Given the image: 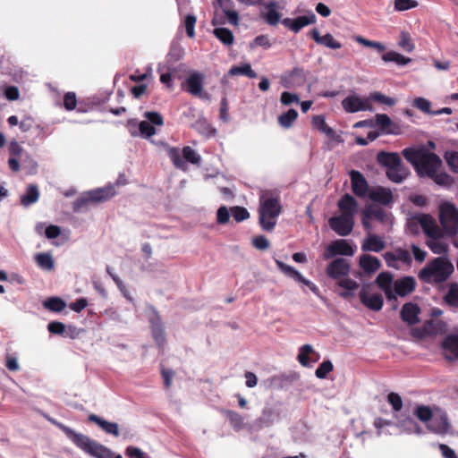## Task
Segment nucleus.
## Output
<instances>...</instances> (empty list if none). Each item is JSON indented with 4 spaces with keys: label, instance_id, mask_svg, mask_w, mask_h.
<instances>
[{
    "label": "nucleus",
    "instance_id": "obj_1",
    "mask_svg": "<svg viewBox=\"0 0 458 458\" xmlns=\"http://www.w3.org/2000/svg\"><path fill=\"white\" fill-rule=\"evenodd\" d=\"M403 155L414 166L420 176L431 178L439 185L452 184L453 179L449 174L438 173L442 166V160L437 154L423 148H407L403 150Z\"/></svg>",
    "mask_w": 458,
    "mask_h": 458
},
{
    "label": "nucleus",
    "instance_id": "obj_2",
    "mask_svg": "<svg viewBox=\"0 0 458 458\" xmlns=\"http://www.w3.org/2000/svg\"><path fill=\"white\" fill-rule=\"evenodd\" d=\"M79 448L95 458H123L121 454H114L109 448L90 439L89 437L75 432L71 428L54 422Z\"/></svg>",
    "mask_w": 458,
    "mask_h": 458
},
{
    "label": "nucleus",
    "instance_id": "obj_3",
    "mask_svg": "<svg viewBox=\"0 0 458 458\" xmlns=\"http://www.w3.org/2000/svg\"><path fill=\"white\" fill-rule=\"evenodd\" d=\"M282 206L277 194L271 191H264L259 197V220L263 230L271 232L281 214Z\"/></svg>",
    "mask_w": 458,
    "mask_h": 458
},
{
    "label": "nucleus",
    "instance_id": "obj_4",
    "mask_svg": "<svg viewBox=\"0 0 458 458\" xmlns=\"http://www.w3.org/2000/svg\"><path fill=\"white\" fill-rule=\"evenodd\" d=\"M454 272L453 264L445 257L430 260L418 275L419 279L426 284H438L445 282Z\"/></svg>",
    "mask_w": 458,
    "mask_h": 458
},
{
    "label": "nucleus",
    "instance_id": "obj_5",
    "mask_svg": "<svg viewBox=\"0 0 458 458\" xmlns=\"http://www.w3.org/2000/svg\"><path fill=\"white\" fill-rule=\"evenodd\" d=\"M377 158L381 165L386 167V176L393 182L400 183L408 176V169L397 153L381 151Z\"/></svg>",
    "mask_w": 458,
    "mask_h": 458
},
{
    "label": "nucleus",
    "instance_id": "obj_6",
    "mask_svg": "<svg viewBox=\"0 0 458 458\" xmlns=\"http://www.w3.org/2000/svg\"><path fill=\"white\" fill-rule=\"evenodd\" d=\"M439 220L443 232L454 236L458 233V209L450 202H443L439 206Z\"/></svg>",
    "mask_w": 458,
    "mask_h": 458
},
{
    "label": "nucleus",
    "instance_id": "obj_7",
    "mask_svg": "<svg viewBox=\"0 0 458 458\" xmlns=\"http://www.w3.org/2000/svg\"><path fill=\"white\" fill-rule=\"evenodd\" d=\"M115 195V190L113 185H108L103 188H98L90 191L87 197H81L73 203L74 211H79L82 207L89 202H103Z\"/></svg>",
    "mask_w": 458,
    "mask_h": 458
},
{
    "label": "nucleus",
    "instance_id": "obj_8",
    "mask_svg": "<svg viewBox=\"0 0 458 458\" xmlns=\"http://www.w3.org/2000/svg\"><path fill=\"white\" fill-rule=\"evenodd\" d=\"M330 228L340 236L349 235L354 227V218L344 215L332 216L328 220Z\"/></svg>",
    "mask_w": 458,
    "mask_h": 458
},
{
    "label": "nucleus",
    "instance_id": "obj_9",
    "mask_svg": "<svg viewBox=\"0 0 458 458\" xmlns=\"http://www.w3.org/2000/svg\"><path fill=\"white\" fill-rule=\"evenodd\" d=\"M352 256L354 250L346 240H336L331 242L323 254L325 259H329L335 255Z\"/></svg>",
    "mask_w": 458,
    "mask_h": 458
},
{
    "label": "nucleus",
    "instance_id": "obj_10",
    "mask_svg": "<svg viewBox=\"0 0 458 458\" xmlns=\"http://www.w3.org/2000/svg\"><path fill=\"white\" fill-rule=\"evenodd\" d=\"M369 286L364 285L360 291V300L361 303L366 306L368 309L378 311L382 309L384 300L383 296L380 293H373L369 294Z\"/></svg>",
    "mask_w": 458,
    "mask_h": 458
},
{
    "label": "nucleus",
    "instance_id": "obj_11",
    "mask_svg": "<svg viewBox=\"0 0 458 458\" xmlns=\"http://www.w3.org/2000/svg\"><path fill=\"white\" fill-rule=\"evenodd\" d=\"M204 78V74L193 72L186 80L187 89L192 96L209 99V95L202 92Z\"/></svg>",
    "mask_w": 458,
    "mask_h": 458
},
{
    "label": "nucleus",
    "instance_id": "obj_12",
    "mask_svg": "<svg viewBox=\"0 0 458 458\" xmlns=\"http://www.w3.org/2000/svg\"><path fill=\"white\" fill-rule=\"evenodd\" d=\"M421 226L428 238L438 235L443 230L437 225L436 220L428 214L416 215L413 217Z\"/></svg>",
    "mask_w": 458,
    "mask_h": 458
},
{
    "label": "nucleus",
    "instance_id": "obj_13",
    "mask_svg": "<svg viewBox=\"0 0 458 458\" xmlns=\"http://www.w3.org/2000/svg\"><path fill=\"white\" fill-rule=\"evenodd\" d=\"M315 22L316 15L313 13H310L308 15L298 16L293 20L290 18H284L282 21V24L294 33H298L302 28Z\"/></svg>",
    "mask_w": 458,
    "mask_h": 458
},
{
    "label": "nucleus",
    "instance_id": "obj_14",
    "mask_svg": "<svg viewBox=\"0 0 458 458\" xmlns=\"http://www.w3.org/2000/svg\"><path fill=\"white\" fill-rule=\"evenodd\" d=\"M350 263L343 258L333 260L327 267V275L334 279H340L349 274Z\"/></svg>",
    "mask_w": 458,
    "mask_h": 458
},
{
    "label": "nucleus",
    "instance_id": "obj_15",
    "mask_svg": "<svg viewBox=\"0 0 458 458\" xmlns=\"http://www.w3.org/2000/svg\"><path fill=\"white\" fill-rule=\"evenodd\" d=\"M344 109L348 113L358 111H372L373 108L368 100H363L358 96H349L342 101Z\"/></svg>",
    "mask_w": 458,
    "mask_h": 458
},
{
    "label": "nucleus",
    "instance_id": "obj_16",
    "mask_svg": "<svg viewBox=\"0 0 458 458\" xmlns=\"http://www.w3.org/2000/svg\"><path fill=\"white\" fill-rule=\"evenodd\" d=\"M352 189L355 195L364 197L369 191V184L363 174L356 170L350 173Z\"/></svg>",
    "mask_w": 458,
    "mask_h": 458
},
{
    "label": "nucleus",
    "instance_id": "obj_17",
    "mask_svg": "<svg viewBox=\"0 0 458 458\" xmlns=\"http://www.w3.org/2000/svg\"><path fill=\"white\" fill-rule=\"evenodd\" d=\"M337 206L342 211V215L353 218L359 208L357 200L349 193H345L338 200Z\"/></svg>",
    "mask_w": 458,
    "mask_h": 458
},
{
    "label": "nucleus",
    "instance_id": "obj_18",
    "mask_svg": "<svg viewBox=\"0 0 458 458\" xmlns=\"http://www.w3.org/2000/svg\"><path fill=\"white\" fill-rule=\"evenodd\" d=\"M386 242L377 234L369 233L363 240L361 250L364 252H380L386 248Z\"/></svg>",
    "mask_w": 458,
    "mask_h": 458
},
{
    "label": "nucleus",
    "instance_id": "obj_19",
    "mask_svg": "<svg viewBox=\"0 0 458 458\" xmlns=\"http://www.w3.org/2000/svg\"><path fill=\"white\" fill-rule=\"evenodd\" d=\"M416 280L412 276H404L397 279L394 283L395 294L404 297L411 293L416 288Z\"/></svg>",
    "mask_w": 458,
    "mask_h": 458
},
{
    "label": "nucleus",
    "instance_id": "obj_20",
    "mask_svg": "<svg viewBox=\"0 0 458 458\" xmlns=\"http://www.w3.org/2000/svg\"><path fill=\"white\" fill-rule=\"evenodd\" d=\"M442 347L446 360H458V335H447L443 341Z\"/></svg>",
    "mask_w": 458,
    "mask_h": 458
},
{
    "label": "nucleus",
    "instance_id": "obj_21",
    "mask_svg": "<svg viewBox=\"0 0 458 458\" xmlns=\"http://www.w3.org/2000/svg\"><path fill=\"white\" fill-rule=\"evenodd\" d=\"M445 233L442 232L438 235L431 236L427 240V245L435 254L444 255L448 250V244L445 240Z\"/></svg>",
    "mask_w": 458,
    "mask_h": 458
},
{
    "label": "nucleus",
    "instance_id": "obj_22",
    "mask_svg": "<svg viewBox=\"0 0 458 458\" xmlns=\"http://www.w3.org/2000/svg\"><path fill=\"white\" fill-rule=\"evenodd\" d=\"M420 310L417 304L407 302L402 308L401 318L407 324L414 325L420 321Z\"/></svg>",
    "mask_w": 458,
    "mask_h": 458
},
{
    "label": "nucleus",
    "instance_id": "obj_23",
    "mask_svg": "<svg viewBox=\"0 0 458 458\" xmlns=\"http://www.w3.org/2000/svg\"><path fill=\"white\" fill-rule=\"evenodd\" d=\"M310 36L314 41L319 45H323L330 49H339L342 47V44L335 39L330 33H327L324 36H320L319 31L317 29H313L310 31Z\"/></svg>",
    "mask_w": 458,
    "mask_h": 458
},
{
    "label": "nucleus",
    "instance_id": "obj_24",
    "mask_svg": "<svg viewBox=\"0 0 458 458\" xmlns=\"http://www.w3.org/2000/svg\"><path fill=\"white\" fill-rule=\"evenodd\" d=\"M216 2L222 9L223 13L226 16L228 22L232 25L238 26L239 14L238 12L233 9V2L232 0H216Z\"/></svg>",
    "mask_w": 458,
    "mask_h": 458
},
{
    "label": "nucleus",
    "instance_id": "obj_25",
    "mask_svg": "<svg viewBox=\"0 0 458 458\" xmlns=\"http://www.w3.org/2000/svg\"><path fill=\"white\" fill-rule=\"evenodd\" d=\"M359 266L364 273L373 274L380 268L381 262L377 257L369 254H363L360 257Z\"/></svg>",
    "mask_w": 458,
    "mask_h": 458
},
{
    "label": "nucleus",
    "instance_id": "obj_26",
    "mask_svg": "<svg viewBox=\"0 0 458 458\" xmlns=\"http://www.w3.org/2000/svg\"><path fill=\"white\" fill-rule=\"evenodd\" d=\"M369 197L373 201L379 202L383 205L389 204L393 199V194L391 191L383 187L371 189L369 191Z\"/></svg>",
    "mask_w": 458,
    "mask_h": 458
},
{
    "label": "nucleus",
    "instance_id": "obj_27",
    "mask_svg": "<svg viewBox=\"0 0 458 458\" xmlns=\"http://www.w3.org/2000/svg\"><path fill=\"white\" fill-rule=\"evenodd\" d=\"M89 420L98 424L106 433L112 434L114 437L119 436V428H118L117 423L109 422L104 419H101L100 417L97 416L96 414H90L89 416Z\"/></svg>",
    "mask_w": 458,
    "mask_h": 458
},
{
    "label": "nucleus",
    "instance_id": "obj_28",
    "mask_svg": "<svg viewBox=\"0 0 458 458\" xmlns=\"http://www.w3.org/2000/svg\"><path fill=\"white\" fill-rule=\"evenodd\" d=\"M275 418V411L271 408H266L263 410L260 417L257 419L252 424V428L259 430L265 427L272 425Z\"/></svg>",
    "mask_w": 458,
    "mask_h": 458
},
{
    "label": "nucleus",
    "instance_id": "obj_29",
    "mask_svg": "<svg viewBox=\"0 0 458 458\" xmlns=\"http://www.w3.org/2000/svg\"><path fill=\"white\" fill-rule=\"evenodd\" d=\"M376 121H374L375 126H379L384 133L395 134L397 131L394 130V124L391 121L388 115L385 114H377Z\"/></svg>",
    "mask_w": 458,
    "mask_h": 458
},
{
    "label": "nucleus",
    "instance_id": "obj_30",
    "mask_svg": "<svg viewBox=\"0 0 458 458\" xmlns=\"http://www.w3.org/2000/svg\"><path fill=\"white\" fill-rule=\"evenodd\" d=\"M265 7L267 9L265 14L266 21L272 26L276 25L281 18V14L276 11L278 4L276 1H270L265 4Z\"/></svg>",
    "mask_w": 458,
    "mask_h": 458
},
{
    "label": "nucleus",
    "instance_id": "obj_31",
    "mask_svg": "<svg viewBox=\"0 0 458 458\" xmlns=\"http://www.w3.org/2000/svg\"><path fill=\"white\" fill-rule=\"evenodd\" d=\"M428 429L437 433V434H445L448 432L450 428V423L448 421V418L446 413H442L439 419H435L432 425L428 426Z\"/></svg>",
    "mask_w": 458,
    "mask_h": 458
},
{
    "label": "nucleus",
    "instance_id": "obj_32",
    "mask_svg": "<svg viewBox=\"0 0 458 458\" xmlns=\"http://www.w3.org/2000/svg\"><path fill=\"white\" fill-rule=\"evenodd\" d=\"M338 280V285L344 289V292L339 293L343 298L352 296L353 292L359 287V284L351 278H340Z\"/></svg>",
    "mask_w": 458,
    "mask_h": 458
},
{
    "label": "nucleus",
    "instance_id": "obj_33",
    "mask_svg": "<svg viewBox=\"0 0 458 458\" xmlns=\"http://www.w3.org/2000/svg\"><path fill=\"white\" fill-rule=\"evenodd\" d=\"M445 302L454 308H458V284L452 283L444 296Z\"/></svg>",
    "mask_w": 458,
    "mask_h": 458
},
{
    "label": "nucleus",
    "instance_id": "obj_34",
    "mask_svg": "<svg viewBox=\"0 0 458 458\" xmlns=\"http://www.w3.org/2000/svg\"><path fill=\"white\" fill-rule=\"evenodd\" d=\"M382 60L386 63L394 62L398 65H406L408 64L411 60L409 57H406L397 52L394 51H389L385 53L382 55Z\"/></svg>",
    "mask_w": 458,
    "mask_h": 458
},
{
    "label": "nucleus",
    "instance_id": "obj_35",
    "mask_svg": "<svg viewBox=\"0 0 458 458\" xmlns=\"http://www.w3.org/2000/svg\"><path fill=\"white\" fill-rule=\"evenodd\" d=\"M38 197L39 192L38 187L34 184H30L27 189L26 194L21 197V202L23 206L27 207L35 203L38 199Z\"/></svg>",
    "mask_w": 458,
    "mask_h": 458
},
{
    "label": "nucleus",
    "instance_id": "obj_36",
    "mask_svg": "<svg viewBox=\"0 0 458 458\" xmlns=\"http://www.w3.org/2000/svg\"><path fill=\"white\" fill-rule=\"evenodd\" d=\"M298 117V113L295 109H289L286 113L278 116V123L285 129L292 127L293 123Z\"/></svg>",
    "mask_w": 458,
    "mask_h": 458
},
{
    "label": "nucleus",
    "instance_id": "obj_37",
    "mask_svg": "<svg viewBox=\"0 0 458 458\" xmlns=\"http://www.w3.org/2000/svg\"><path fill=\"white\" fill-rule=\"evenodd\" d=\"M229 75L236 76V75H245L249 78H256L257 73L252 70L250 64H244L241 66H233L229 72Z\"/></svg>",
    "mask_w": 458,
    "mask_h": 458
},
{
    "label": "nucleus",
    "instance_id": "obj_38",
    "mask_svg": "<svg viewBox=\"0 0 458 458\" xmlns=\"http://www.w3.org/2000/svg\"><path fill=\"white\" fill-rule=\"evenodd\" d=\"M214 35L225 45L231 46L233 43L234 37L233 32L227 28H216Z\"/></svg>",
    "mask_w": 458,
    "mask_h": 458
},
{
    "label": "nucleus",
    "instance_id": "obj_39",
    "mask_svg": "<svg viewBox=\"0 0 458 458\" xmlns=\"http://www.w3.org/2000/svg\"><path fill=\"white\" fill-rule=\"evenodd\" d=\"M35 259L42 269L50 271L54 268V259L50 253H38L35 256Z\"/></svg>",
    "mask_w": 458,
    "mask_h": 458
},
{
    "label": "nucleus",
    "instance_id": "obj_40",
    "mask_svg": "<svg viewBox=\"0 0 458 458\" xmlns=\"http://www.w3.org/2000/svg\"><path fill=\"white\" fill-rule=\"evenodd\" d=\"M193 128L200 134H203L207 137L215 136L216 134V129L212 128L207 120L202 118H199L196 121V123L193 124Z\"/></svg>",
    "mask_w": 458,
    "mask_h": 458
},
{
    "label": "nucleus",
    "instance_id": "obj_41",
    "mask_svg": "<svg viewBox=\"0 0 458 458\" xmlns=\"http://www.w3.org/2000/svg\"><path fill=\"white\" fill-rule=\"evenodd\" d=\"M151 331L157 344L159 347H163L165 344V335L161 323L159 321H152Z\"/></svg>",
    "mask_w": 458,
    "mask_h": 458
},
{
    "label": "nucleus",
    "instance_id": "obj_42",
    "mask_svg": "<svg viewBox=\"0 0 458 458\" xmlns=\"http://www.w3.org/2000/svg\"><path fill=\"white\" fill-rule=\"evenodd\" d=\"M276 266L278 267V268L287 276L293 278L296 282L298 280H302L301 274L299 271H297L294 267H293L280 260H276Z\"/></svg>",
    "mask_w": 458,
    "mask_h": 458
},
{
    "label": "nucleus",
    "instance_id": "obj_43",
    "mask_svg": "<svg viewBox=\"0 0 458 458\" xmlns=\"http://www.w3.org/2000/svg\"><path fill=\"white\" fill-rule=\"evenodd\" d=\"M276 266L278 267V268L287 276L293 278L296 282L298 280H302L301 274L299 271H297L294 267H293L280 260H276Z\"/></svg>",
    "mask_w": 458,
    "mask_h": 458
},
{
    "label": "nucleus",
    "instance_id": "obj_44",
    "mask_svg": "<svg viewBox=\"0 0 458 458\" xmlns=\"http://www.w3.org/2000/svg\"><path fill=\"white\" fill-rule=\"evenodd\" d=\"M43 306L55 312H61L66 306V303L58 297H51L43 302Z\"/></svg>",
    "mask_w": 458,
    "mask_h": 458
},
{
    "label": "nucleus",
    "instance_id": "obj_45",
    "mask_svg": "<svg viewBox=\"0 0 458 458\" xmlns=\"http://www.w3.org/2000/svg\"><path fill=\"white\" fill-rule=\"evenodd\" d=\"M413 413L418 420L424 423L428 422L433 418V411L430 407L422 404L418 405Z\"/></svg>",
    "mask_w": 458,
    "mask_h": 458
},
{
    "label": "nucleus",
    "instance_id": "obj_46",
    "mask_svg": "<svg viewBox=\"0 0 458 458\" xmlns=\"http://www.w3.org/2000/svg\"><path fill=\"white\" fill-rule=\"evenodd\" d=\"M291 83L294 86H301L306 81L307 74L302 68H293L290 75Z\"/></svg>",
    "mask_w": 458,
    "mask_h": 458
},
{
    "label": "nucleus",
    "instance_id": "obj_47",
    "mask_svg": "<svg viewBox=\"0 0 458 458\" xmlns=\"http://www.w3.org/2000/svg\"><path fill=\"white\" fill-rule=\"evenodd\" d=\"M375 282L382 291L390 289L392 288L393 276L389 272H381Z\"/></svg>",
    "mask_w": 458,
    "mask_h": 458
},
{
    "label": "nucleus",
    "instance_id": "obj_48",
    "mask_svg": "<svg viewBox=\"0 0 458 458\" xmlns=\"http://www.w3.org/2000/svg\"><path fill=\"white\" fill-rule=\"evenodd\" d=\"M225 414L229 420L231 426L235 430H241L243 428V418L239 413L233 411L226 410Z\"/></svg>",
    "mask_w": 458,
    "mask_h": 458
},
{
    "label": "nucleus",
    "instance_id": "obj_49",
    "mask_svg": "<svg viewBox=\"0 0 458 458\" xmlns=\"http://www.w3.org/2000/svg\"><path fill=\"white\" fill-rule=\"evenodd\" d=\"M231 214L236 222H242L250 217L248 210L239 206L231 208Z\"/></svg>",
    "mask_w": 458,
    "mask_h": 458
},
{
    "label": "nucleus",
    "instance_id": "obj_50",
    "mask_svg": "<svg viewBox=\"0 0 458 458\" xmlns=\"http://www.w3.org/2000/svg\"><path fill=\"white\" fill-rule=\"evenodd\" d=\"M183 157L190 163L199 165L200 163V157L191 147H184L182 148Z\"/></svg>",
    "mask_w": 458,
    "mask_h": 458
},
{
    "label": "nucleus",
    "instance_id": "obj_51",
    "mask_svg": "<svg viewBox=\"0 0 458 458\" xmlns=\"http://www.w3.org/2000/svg\"><path fill=\"white\" fill-rule=\"evenodd\" d=\"M369 99L386 105L388 106H392L395 104L394 98L387 97L380 92H374L370 94Z\"/></svg>",
    "mask_w": 458,
    "mask_h": 458
},
{
    "label": "nucleus",
    "instance_id": "obj_52",
    "mask_svg": "<svg viewBox=\"0 0 458 458\" xmlns=\"http://www.w3.org/2000/svg\"><path fill=\"white\" fill-rule=\"evenodd\" d=\"M387 402L392 406L394 411H400L403 408V400L397 393H389Z\"/></svg>",
    "mask_w": 458,
    "mask_h": 458
},
{
    "label": "nucleus",
    "instance_id": "obj_53",
    "mask_svg": "<svg viewBox=\"0 0 458 458\" xmlns=\"http://www.w3.org/2000/svg\"><path fill=\"white\" fill-rule=\"evenodd\" d=\"M333 370V364L330 360H325L315 371V375L318 378H325L327 375Z\"/></svg>",
    "mask_w": 458,
    "mask_h": 458
},
{
    "label": "nucleus",
    "instance_id": "obj_54",
    "mask_svg": "<svg viewBox=\"0 0 458 458\" xmlns=\"http://www.w3.org/2000/svg\"><path fill=\"white\" fill-rule=\"evenodd\" d=\"M313 352V348L310 344H304L301 347L298 354V360L302 366L309 364L308 355Z\"/></svg>",
    "mask_w": 458,
    "mask_h": 458
},
{
    "label": "nucleus",
    "instance_id": "obj_55",
    "mask_svg": "<svg viewBox=\"0 0 458 458\" xmlns=\"http://www.w3.org/2000/svg\"><path fill=\"white\" fill-rule=\"evenodd\" d=\"M400 47L406 52H412L414 50V44L412 43L409 33L403 31L401 33V40L399 42Z\"/></svg>",
    "mask_w": 458,
    "mask_h": 458
},
{
    "label": "nucleus",
    "instance_id": "obj_56",
    "mask_svg": "<svg viewBox=\"0 0 458 458\" xmlns=\"http://www.w3.org/2000/svg\"><path fill=\"white\" fill-rule=\"evenodd\" d=\"M168 157L174 163V165L178 168H182L184 166V162L181 157V154L176 148H170L167 151Z\"/></svg>",
    "mask_w": 458,
    "mask_h": 458
},
{
    "label": "nucleus",
    "instance_id": "obj_57",
    "mask_svg": "<svg viewBox=\"0 0 458 458\" xmlns=\"http://www.w3.org/2000/svg\"><path fill=\"white\" fill-rule=\"evenodd\" d=\"M196 21H197V18L193 14H188L185 17V21H184L185 30H186L187 36L189 38H193L195 36L194 28H195Z\"/></svg>",
    "mask_w": 458,
    "mask_h": 458
},
{
    "label": "nucleus",
    "instance_id": "obj_58",
    "mask_svg": "<svg viewBox=\"0 0 458 458\" xmlns=\"http://www.w3.org/2000/svg\"><path fill=\"white\" fill-rule=\"evenodd\" d=\"M418 5V3L414 0H395L394 9L399 12L410 10Z\"/></svg>",
    "mask_w": 458,
    "mask_h": 458
},
{
    "label": "nucleus",
    "instance_id": "obj_59",
    "mask_svg": "<svg viewBox=\"0 0 458 458\" xmlns=\"http://www.w3.org/2000/svg\"><path fill=\"white\" fill-rule=\"evenodd\" d=\"M414 106L420 109V111L432 114L433 111H431V103L424 98H417L414 99Z\"/></svg>",
    "mask_w": 458,
    "mask_h": 458
},
{
    "label": "nucleus",
    "instance_id": "obj_60",
    "mask_svg": "<svg viewBox=\"0 0 458 458\" xmlns=\"http://www.w3.org/2000/svg\"><path fill=\"white\" fill-rule=\"evenodd\" d=\"M445 158L448 165L452 168V170L458 173V152H445Z\"/></svg>",
    "mask_w": 458,
    "mask_h": 458
},
{
    "label": "nucleus",
    "instance_id": "obj_61",
    "mask_svg": "<svg viewBox=\"0 0 458 458\" xmlns=\"http://www.w3.org/2000/svg\"><path fill=\"white\" fill-rule=\"evenodd\" d=\"M139 130L142 136L149 138L156 134V129L147 121H141L139 124Z\"/></svg>",
    "mask_w": 458,
    "mask_h": 458
},
{
    "label": "nucleus",
    "instance_id": "obj_62",
    "mask_svg": "<svg viewBox=\"0 0 458 458\" xmlns=\"http://www.w3.org/2000/svg\"><path fill=\"white\" fill-rule=\"evenodd\" d=\"M393 252L395 255L397 261H401L406 265H410L411 263V257L408 250L398 248Z\"/></svg>",
    "mask_w": 458,
    "mask_h": 458
},
{
    "label": "nucleus",
    "instance_id": "obj_63",
    "mask_svg": "<svg viewBox=\"0 0 458 458\" xmlns=\"http://www.w3.org/2000/svg\"><path fill=\"white\" fill-rule=\"evenodd\" d=\"M144 117L152 125L161 126L164 123L162 115L158 112H146Z\"/></svg>",
    "mask_w": 458,
    "mask_h": 458
},
{
    "label": "nucleus",
    "instance_id": "obj_64",
    "mask_svg": "<svg viewBox=\"0 0 458 458\" xmlns=\"http://www.w3.org/2000/svg\"><path fill=\"white\" fill-rule=\"evenodd\" d=\"M230 212L225 206L220 207L216 212V221L220 225H225L229 221Z\"/></svg>",
    "mask_w": 458,
    "mask_h": 458
}]
</instances>
